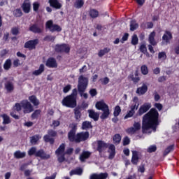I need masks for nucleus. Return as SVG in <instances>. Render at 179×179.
Returning a JSON list of instances; mask_svg holds the SVG:
<instances>
[{
	"instance_id": "11",
	"label": "nucleus",
	"mask_w": 179,
	"mask_h": 179,
	"mask_svg": "<svg viewBox=\"0 0 179 179\" xmlns=\"http://www.w3.org/2000/svg\"><path fill=\"white\" fill-rule=\"evenodd\" d=\"M13 108L15 111L10 112V117H13V118H14L15 120H19V118L20 117H19V115H16L15 111H17V113H20V111H22V103H15Z\"/></svg>"
},
{
	"instance_id": "55",
	"label": "nucleus",
	"mask_w": 179,
	"mask_h": 179,
	"mask_svg": "<svg viewBox=\"0 0 179 179\" xmlns=\"http://www.w3.org/2000/svg\"><path fill=\"white\" fill-rule=\"evenodd\" d=\"M129 79H131L134 83H138L139 80H141V78L139 77H134V73H131L129 76Z\"/></svg>"
},
{
	"instance_id": "47",
	"label": "nucleus",
	"mask_w": 179,
	"mask_h": 179,
	"mask_svg": "<svg viewBox=\"0 0 179 179\" xmlns=\"http://www.w3.org/2000/svg\"><path fill=\"white\" fill-rule=\"evenodd\" d=\"M173 150H174V144H172L169 146H168L165 150L164 151V156H167V155H169V153H170V152H173Z\"/></svg>"
},
{
	"instance_id": "48",
	"label": "nucleus",
	"mask_w": 179,
	"mask_h": 179,
	"mask_svg": "<svg viewBox=\"0 0 179 179\" xmlns=\"http://www.w3.org/2000/svg\"><path fill=\"white\" fill-rule=\"evenodd\" d=\"M83 5H85V1H83V0H76V2L74 3V6L76 9H80Z\"/></svg>"
},
{
	"instance_id": "28",
	"label": "nucleus",
	"mask_w": 179,
	"mask_h": 179,
	"mask_svg": "<svg viewBox=\"0 0 179 179\" xmlns=\"http://www.w3.org/2000/svg\"><path fill=\"white\" fill-rule=\"evenodd\" d=\"M95 106L97 110H101L103 111V110L108 108V105L103 101H98L96 102Z\"/></svg>"
},
{
	"instance_id": "17",
	"label": "nucleus",
	"mask_w": 179,
	"mask_h": 179,
	"mask_svg": "<svg viewBox=\"0 0 179 179\" xmlns=\"http://www.w3.org/2000/svg\"><path fill=\"white\" fill-rule=\"evenodd\" d=\"M107 148H108V145L107 144V143H105L104 141H103L101 140H99L97 141L96 150L99 153H103V150H104V149H107Z\"/></svg>"
},
{
	"instance_id": "60",
	"label": "nucleus",
	"mask_w": 179,
	"mask_h": 179,
	"mask_svg": "<svg viewBox=\"0 0 179 179\" xmlns=\"http://www.w3.org/2000/svg\"><path fill=\"white\" fill-rule=\"evenodd\" d=\"M159 59H166L167 58V55H166L165 52H159L158 53Z\"/></svg>"
},
{
	"instance_id": "34",
	"label": "nucleus",
	"mask_w": 179,
	"mask_h": 179,
	"mask_svg": "<svg viewBox=\"0 0 179 179\" xmlns=\"http://www.w3.org/2000/svg\"><path fill=\"white\" fill-rule=\"evenodd\" d=\"M139 27V24L135 20L130 21V31H135Z\"/></svg>"
},
{
	"instance_id": "8",
	"label": "nucleus",
	"mask_w": 179,
	"mask_h": 179,
	"mask_svg": "<svg viewBox=\"0 0 179 179\" xmlns=\"http://www.w3.org/2000/svg\"><path fill=\"white\" fill-rule=\"evenodd\" d=\"M156 36V32L152 31L148 37V41L150 45H148V50L151 54H155V50L153 49V46L157 45V41L155 40V37Z\"/></svg>"
},
{
	"instance_id": "62",
	"label": "nucleus",
	"mask_w": 179,
	"mask_h": 179,
	"mask_svg": "<svg viewBox=\"0 0 179 179\" xmlns=\"http://www.w3.org/2000/svg\"><path fill=\"white\" fill-rule=\"evenodd\" d=\"M133 128L136 130V131H139V129H141V122H135L134 125H133Z\"/></svg>"
},
{
	"instance_id": "23",
	"label": "nucleus",
	"mask_w": 179,
	"mask_h": 179,
	"mask_svg": "<svg viewBox=\"0 0 179 179\" xmlns=\"http://www.w3.org/2000/svg\"><path fill=\"white\" fill-rule=\"evenodd\" d=\"M21 8H22L24 13H30V10H31V4L30 2L27 3L26 1H24Z\"/></svg>"
},
{
	"instance_id": "5",
	"label": "nucleus",
	"mask_w": 179,
	"mask_h": 179,
	"mask_svg": "<svg viewBox=\"0 0 179 179\" xmlns=\"http://www.w3.org/2000/svg\"><path fill=\"white\" fill-rule=\"evenodd\" d=\"M57 133L53 129H49L48 130V134H45L43 136V141L46 143H50V145H54L55 143V136H57Z\"/></svg>"
},
{
	"instance_id": "49",
	"label": "nucleus",
	"mask_w": 179,
	"mask_h": 179,
	"mask_svg": "<svg viewBox=\"0 0 179 179\" xmlns=\"http://www.w3.org/2000/svg\"><path fill=\"white\" fill-rule=\"evenodd\" d=\"M139 50L141 52H143V54H146V55H149V52H148V48H146V44L143 43L140 45Z\"/></svg>"
},
{
	"instance_id": "54",
	"label": "nucleus",
	"mask_w": 179,
	"mask_h": 179,
	"mask_svg": "<svg viewBox=\"0 0 179 179\" xmlns=\"http://www.w3.org/2000/svg\"><path fill=\"white\" fill-rule=\"evenodd\" d=\"M157 150V147L156 146V145H150L148 147V148L147 149V152L148 153H153V152H156Z\"/></svg>"
},
{
	"instance_id": "40",
	"label": "nucleus",
	"mask_w": 179,
	"mask_h": 179,
	"mask_svg": "<svg viewBox=\"0 0 179 179\" xmlns=\"http://www.w3.org/2000/svg\"><path fill=\"white\" fill-rule=\"evenodd\" d=\"M83 173V169H82V168H78L74 170H71L70 171V176H82V174Z\"/></svg>"
},
{
	"instance_id": "18",
	"label": "nucleus",
	"mask_w": 179,
	"mask_h": 179,
	"mask_svg": "<svg viewBox=\"0 0 179 179\" xmlns=\"http://www.w3.org/2000/svg\"><path fill=\"white\" fill-rule=\"evenodd\" d=\"M108 177V173H101L99 174L93 173L90 176V179H107Z\"/></svg>"
},
{
	"instance_id": "20",
	"label": "nucleus",
	"mask_w": 179,
	"mask_h": 179,
	"mask_svg": "<svg viewBox=\"0 0 179 179\" xmlns=\"http://www.w3.org/2000/svg\"><path fill=\"white\" fill-rule=\"evenodd\" d=\"M108 159H110V160H113V159L115 157V145H114L113 144H110L108 147Z\"/></svg>"
},
{
	"instance_id": "57",
	"label": "nucleus",
	"mask_w": 179,
	"mask_h": 179,
	"mask_svg": "<svg viewBox=\"0 0 179 179\" xmlns=\"http://www.w3.org/2000/svg\"><path fill=\"white\" fill-rule=\"evenodd\" d=\"M33 10L34 12H38V9H40V3L38 1H35L33 3Z\"/></svg>"
},
{
	"instance_id": "35",
	"label": "nucleus",
	"mask_w": 179,
	"mask_h": 179,
	"mask_svg": "<svg viewBox=\"0 0 179 179\" xmlns=\"http://www.w3.org/2000/svg\"><path fill=\"white\" fill-rule=\"evenodd\" d=\"M29 101L34 104V106H37L40 105V101L37 99V96L35 95H31L29 97Z\"/></svg>"
},
{
	"instance_id": "38",
	"label": "nucleus",
	"mask_w": 179,
	"mask_h": 179,
	"mask_svg": "<svg viewBox=\"0 0 179 179\" xmlns=\"http://www.w3.org/2000/svg\"><path fill=\"white\" fill-rule=\"evenodd\" d=\"M40 139H41V136H40V135L38 134L32 136L31 137H30V143H31V145H36L37 142L40 141Z\"/></svg>"
},
{
	"instance_id": "6",
	"label": "nucleus",
	"mask_w": 179,
	"mask_h": 179,
	"mask_svg": "<svg viewBox=\"0 0 179 179\" xmlns=\"http://www.w3.org/2000/svg\"><path fill=\"white\" fill-rule=\"evenodd\" d=\"M55 52L57 54H69L71 52V46L66 43L56 44L55 45Z\"/></svg>"
},
{
	"instance_id": "10",
	"label": "nucleus",
	"mask_w": 179,
	"mask_h": 179,
	"mask_svg": "<svg viewBox=\"0 0 179 179\" xmlns=\"http://www.w3.org/2000/svg\"><path fill=\"white\" fill-rule=\"evenodd\" d=\"M150 108H152V103H145L139 108L137 112V115H143V114H145V113H148Z\"/></svg>"
},
{
	"instance_id": "53",
	"label": "nucleus",
	"mask_w": 179,
	"mask_h": 179,
	"mask_svg": "<svg viewBox=\"0 0 179 179\" xmlns=\"http://www.w3.org/2000/svg\"><path fill=\"white\" fill-rule=\"evenodd\" d=\"M56 37L51 35H47L43 38V41H52V43H54L55 41Z\"/></svg>"
},
{
	"instance_id": "31",
	"label": "nucleus",
	"mask_w": 179,
	"mask_h": 179,
	"mask_svg": "<svg viewBox=\"0 0 179 179\" xmlns=\"http://www.w3.org/2000/svg\"><path fill=\"white\" fill-rule=\"evenodd\" d=\"M74 115L76 121H80L82 117V113L80 112V108L76 107L74 108Z\"/></svg>"
},
{
	"instance_id": "52",
	"label": "nucleus",
	"mask_w": 179,
	"mask_h": 179,
	"mask_svg": "<svg viewBox=\"0 0 179 179\" xmlns=\"http://www.w3.org/2000/svg\"><path fill=\"white\" fill-rule=\"evenodd\" d=\"M141 71L142 75H148V73H149V69H148V66L145 64L141 66Z\"/></svg>"
},
{
	"instance_id": "56",
	"label": "nucleus",
	"mask_w": 179,
	"mask_h": 179,
	"mask_svg": "<svg viewBox=\"0 0 179 179\" xmlns=\"http://www.w3.org/2000/svg\"><path fill=\"white\" fill-rule=\"evenodd\" d=\"M36 153H37V149L36 148V147L31 148L28 151L29 156L34 155L36 157Z\"/></svg>"
},
{
	"instance_id": "4",
	"label": "nucleus",
	"mask_w": 179,
	"mask_h": 179,
	"mask_svg": "<svg viewBox=\"0 0 179 179\" xmlns=\"http://www.w3.org/2000/svg\"><path fill=\"white\" fill-rule=\"evenodd\" d=\"M90 136V134H89V131H81L79 133H77L76 136L70 140L69 142H75V143H80V142H86L87 139H89V137Z\"/></svg>"
},
{
	"instance_id": "27",
	"label": "nucleus",
	"mask_w": 179,
	"mask_h": 179,
	"mask_svg": "<svg viewBox=\"0 0 179 179\" xmlns=\"http://www.w3.org/2000/svg\"><path fill=\"white\" fill-rule=\"evenodd\" d=\"M89 117L94 120V121H99V113H96L93 110H88Z\"/></svg>"
},
{
	"instance_id": "9",
	"label": "nucleus",
	"mask_w": 179,
	"mask_h": 179,
	"mask_svg": "<svg viewBox=\"0 0 179 179\" xmlns=\"http://www.w3.org/2000/svg\"><path fill=\"white\" fill-rule=\"evenodd\" d=\"M46 29H49V30L52 32L54 33V31H62V28H61V27L57 24H54V22H52V20H48L46 22Z\"/></svg>"
},
{
	"instance_id": "32",
	"label": "nucleus",
	"mask_w": 179,
	"mask_h": 179,
	"mask_svg": "<svg viewBox=\"0 0 179 179\" xmlns=\"http://www.w3.org/2000/svg\"><path fill=\"white\" fill-rule=\"evenodd\" d=\"M148 92V85L143 84L142 87L137 88L136 93L137 94H145Z\"/></svg>"
},
{
	"instance_id": "37",
	"label": "nucleus",
	"mask_w": 179,
	"mask_h": 179,
	"mask_svg": "<svg viewBox=\"0 0 179 179\" xmlns=\"http://www.w3.org/2000/svg\"><path fill=\"white\" fill-rule=\"evenodd\" d=\"M14 157L15 159H23L24 157H26V152H22L20 150H17L14 152Z\"/></svg>"
},
{
	"instance_id": "12",
	"label": "nucleus",
	"mask_w": 179,
	"mask_h": 179,
	"mask_svg": "<svg viewBox=\"0 0 179 179\" xmlns=\"http://www.w3.org/2000/svg\"><path fill=\"white\" fill-rule=\"evenodd\" d=\"M69 128H71L68 133V139L70 141L76 135V131H78V124L76 123L70 124Z\"/></svg>"
},
{
	"instance_id": "43",
	"label": "nucleus",
	"mask_w": 179,
	"mask_h": 179,
	"mask_svg": "<svg viewBox=\"0 0 179 179\" xmlns=\"http://www.w3.org/2000/svg\"><path fill=\"white\" fill-rule=\"evenodd\" d=\"M1 117L3 118V125H7L8 124H10V122H12L10 117L6 114L1 115Z\"/></svg>"
},
{
	"instance_id": "25",
	"label": "nucleus",
	"mask_w": 179,
	"mask_h": 179,
	"mask_svg": "<svg viewBox=\"0 0 179 179\" xmlns=\"http://www.w3.org/2000/svg\"><path fill=\"white\" fill-rule=\"evenodd\" d=\"M45 70V66L43 64H41L39 66V69L38 70H35L32 72V75H34V76H39V75H41L43 72Z\"/></svg>"
},
{
	"instance_id": "13",
	"label": "nucleus",
	"mask_w": 179,
	"mask_h": 179,
	"mask_svg": "<svg viewBox=\"0 0 179 179\" xmlns=\"http://www.w3.org/2000/svg\"><path fill=\"white\" fill-rule=\"evenodd\" d=\"M37 44H38V39L29 40L24 43V47L29 48V50H36Z\"/></svg>"
},
{
	"instance_id": "29",
	"label": "nucleus",
	"mask_w": 179,
	"mask_h": 179,
	"mask_svg": "<svg viewBox=\"0 0 179 179\" xmlns=\"http://www.w3.org/2000/svg\"><path fill=\"white\" fill-rule=\"evenodd\" d=\"M92 153L89 151H83L80 156V162H85L86 159H89Z\"/></svg>"
},
{
	"instance_id": "15",
	"label": "nucleus",
	"mask_w": 179,
	"mask_h": 179,
	"mask_svg": "<svg viewBox=\"0 0 179 179\" xmlns=\"http://www.w3.org/2000/svg\"><path fill=\"white\" fill-rule=\"evenodd\" d=\"M139 107V104H132L130 107V110H129L127 115L124 116V120H127V118H131L134 117V114H135V110H138Z\"/></svg>"
},
{
	"instance_id": "21",
	"label": "nucleus",
	"mask_w": 179,
	"mask_h": 179,
	"mask_svg": "<svg viewBox=\"0 0 179 179\" xmlns=\"http://www.w3.org/2000/svg\"><path fill=\"white\" fill-rule=\"evenodd\" d=\"M50 6L55 9H61L62 4L58 0H49Z\"/></svg>"
},
{
	"instance_id": "36",
	"label": "nucleus",
	"mask_w": 179,
	"mask_h": 179,
	"mask_svg": "<svg viewBox=\"0 0 179 179\" xmlns=\"http://www.w3.org/2000/svg\"><path fill=\"white\" fill-rule=\"evenodd\" d=\"M110 51H111V49H110V48H104L102 50H100L98 52V56L101 58L103 57H104V55H106V54H108V52H110Z\"/></svg>"
},
{
	"instance_id": "19",
	"label": "nucleus",
	"mask_w": 179,
	"mask_h": 179,
	"mask_svg": "<svg viewBox=\"0 0 179 179\" xmlns=\"http://www.w3.org/2000/svg\"><path fill=\"white\" fill-rule=\"evenodd\" d=\"M162 40L168 44V43H170V40H173V34L170 31H165L162 36Z\"/></svg>"
},
{
	"instance_id": "63",
	"label": "nucleus",
	"mask_w": 179,
	"mask_h": 179,
	"mask_svg": "<svg viewBox=\"0 0 179 179\" xmlns=\"http://www.w3.org/2000/svg\"><path fill=\"white\" fill-rule=\"evenodd\" d=\"M137 131V130H136L134 127H130L129 129H127V134H130L131 135H134V134H136Z\"/></svg>"
},
{
	"instance_id": "44",
	"label": "nucleus",
	"mask_w": 179,
	"mask_h": 179,
	"mask_svg": "<svg viewBox=\"0 0 179 179\" xmlns=\"http://www.w3.org/2000/svg\"><path fill=\"white\" fill-rule=\"evenodd\" d=\"M13 15L15 17H22L23 16V12L22 8H16L13 11Z\"/></svg>"
},
{
	"instance_id": "30",
	"label": "nucleus",
	"mask_w": 179,
	"mask_h": 179,
	"mask_svg": "<svg viewBox=\"0 0 179 179\" xmlns=\"http://www.w3.org/2000/svg\"><path fill=\"white\" fill-rule=\"evenodd\" d=\"M88 15L92 19H96L99 17V11L94 8H91L88 12Z\"/></svg>"
},
{
	"instance_id": "51",
	"label": "nucleus",
	"mask_w": 179,
	"mask_h": 179,
	"mask_svg": "<svg viewBox=\"0 0 179 179\" xmlns=\"http://www.w3.org/2000/svg\"><path fill=\"white\" fill-rule=\"evenodd\" d=\"M139 43V38H138V35L134 34L131 38V44L132 45H136Z\"/></svg>"
},
{
	"instance_id": "7",
	"label": "nucleus",
	"mask_w": 179,
	"mask_h": 179,
	"mask_svg": "<svg viewBox=\"0 0 179 179\" xmlns=\"http://www.w3.org/2000/svg\"><path fill=\"white\" fill-rule=\"evenodd\" d=\"M20 104L23 108V113L24 114H30V113L34 111V107L27 99L21 101Z\"/></svg>"
},
{
	"instance_id": "1",
	"label": "nucleus",
	"mask_w": 179,
	"mask_h": 179,
	"mask_svg": "<svg viewBox=\"0 0 179 179\" xmlns=\"http://www.w3.org/2000/svg\"><path fill=\"white\" fill-rule=\"evenodd\" d=\"M160 122H162V121L159 120V112L157 109H156V108H152L149 112L143 117V134H145V132L149 131V129L156 131V128L160 124Z\"/></svg>"
},
{
	"instance_id": "2",
	"label": "nucleus",
	"mask_w": 179,
	"mask_h": 179,
	"mask_svg": "<svg viewBox=\"0 0 179 179\" xmlns=\"http://www.w3.org/2000/svg\"><path fill=\"white\" fill-rule=\"evenodd\" d=\"M78 89L74 88L70 95L65 96L62 101V104L68 108H75L78 106Z\"/></svg>"
},
{
	"instance_id": "42",
	"label": "nucleus",
	"mask_w": 179,
	"mask_h": 179,
	"mask_svg": "<svg viewBox=\"0 0 179 179\" xmlns=\"http://www.w3.org/2000/svg\"><path fill=\"white\" fill-rule=\"evenodd\" d=\"M93 125H92V122L85 121L82 124V129H92Z\"/></svg>"
},
{
	"instance_id": "26",
	"label": "nucleus",
	"mask_w": 179,
	"mask_h": 179,
	"mask_svg": "<svg viewBox=\"0 0 179 179\" xmlns=\"http://www.w3.org/2000/svg\"><path fill=\"white\" fill-rule=\"evenodd\" d=\"M55 155L59 156L61 155H65V143H62L55 151Z\"/></svg>"
},
{
	"instance_id": "59",
	"label": "nucleus",
	"mask_w": 179,
	"mask_h": 179,
	"mask_svg": "<svg viewBox=\"0 0 179 179\" xmlns=\"http://www.w3.org/2000/svg\"><path fill=\"white\" fill-rule=\"evenodd\" d=\"M11 33L13 36H17V34H20L19 27H14L11 28Z\"/></svg>"
},
{
	"instance_id": "41",
	"label": "nucleus",
	"mask_w": 179,
	"mask_h": 179,
	"mask_svg": "<svg viewBox=\"0 0 179 179\" xmlns=\"http://www.w3.org/2000/svg\"><path fill=\"white\" fill-rule=\"evenodd\" d=\"M12 67V60L10 59H7L3 64V69L5 71H9Z\"/></svg>"
},
{
	"instance_id": "39",
	"label": "nucleus",
	"mask_w": 179,
	"mask_h": 179,
	"mask_svg": "<svg viewBox=\"0 0 179 179\" xmlns=\"http://www.w3.org/2000/svg\"><path fill=\"white\" fill-rule=\"evenodd\" d=\"M121 134H116L113 136V143H115V145H120V143H121Z\"/></svg>"
},
{
	"instance_id": "16",
	"label": "nucleus",
	"mask_w": 179,
	"mask_h": 179,
	"mask_svg": "<svg viewBox=\"0 0 179 179\" xmlns=\"http://www.w3.org/2000/svg\"><path fill=\"white\" fill-rule=\"evenodd\" d=\"M45 66L48 68H58V64L54 57H49L46 61Z\"/></svg>"
},
{
	"instance_id": "33",
	"label": "nucleus",
	"mask_w": 179,
	"mask_h": 179,
	"mask_svg": "<svg viewBox=\"0 0 179 179\" xmlns=\"http://www.w3.org/2000/svg\"><path fill=\"white\" fill-rule=\"evenodd\" d=\"M5 89L7 90L8 93H12V92L15 90L13 83H12L10 81H8L5 84Z\"/></svg>"
},
{
	"instance_id": "3",
	"label": "nucleus",
	"mask_w": 179,
	"mask_h": 179,
	"mask_svg": "<svg viewBox=\"0 0 179 179\" xmlns=\"http://www.w3.org/2000/svg\"><path fill=\"white\" fill-rule=\"evenodd\" d=\"M87 86H89V79L83 76H80L78 78V84L77 85V92H78L80 97H84L85 100L89 97L87 93H85L86 89H87Z\"/></svg>"
},
{
	"instance_id": "50",
	"label": "nucleus",
	"mask_w": 179,
	"mask_h": 179,
	"mask_svg": "<svg viewBox=\"0 0 179 179\" xmlns=\"http://www.w3.org/2000/svg\"><path fill=\"white\" fill-rule=\"evenodd\" d=\"M120 114H121V106L117 105L114 108L113 115L114 117H118Z\"/></svg>"
},
{
	"instance_id": "24",
	"label": "nucleus",
	"mask_w": 179,
	"mask_h": 179,
	"mask_svg": "<svg viewBox=\"0 0 179 179\" xmlns=\"http://www.w3.org/2000/svg\"><path fill=\"white\" fill-rule=\"evenodd\" d=\"M29 31H32V33H42L43 29L38 27V24H34L29 27Z\"/></svg>"
},
{
	"instance_id": "46",
	"label": "nucleus",
	"mask_w": 179,
	"mask_h": 179,
	"mask_svg": "<svg viewBox=\"0 0 179 179\" xmlns=\"http://www.w3.org/2000/svg\"><path fill=\"white\" fill-rule=\"evenodd\" d=\"M41 114V110L37 109L34 111V113L31 115V117L32 120H37V118L40 117Z\"/></svg>"
},
{
	"instance_id": "58",
	"label": "nucleus",
	"mask_w": 179,
	"mask_h": 179,
	"mask_svg": "<svg viewBox=\"0 0 179 179\" xmlns=\"http://www.w3.org/2000/svg\"><path fill=\"white\" fill-rule=\"evenodd\" d=\"M131 143V139L127 136H124L123 138V146H128Z\"/></svg>"
},
{
	"instance_id": "64",
	"label": "nucleus",
	"mask_w": 179,
	"mask_h": 179,
	"mask_svg": "<svg viewBox=\"0 0 179 179\" xmlns=\"http://www.w3.org/2000/svg\"><path fill=\"white\" fill-rule=\"evenodd\" d=\"M71 89H72V85L69 84L63 88V92L68 93Z\"/></svg>"
},
{
	"instance_id": "22",
	"label": "nucleus",
	"mask_w": 179,
	"mask_h": 179,
	"mask_svg": "<svg viewBox=\"0 0 179 179\" xmlns=\"http://www.w3.org/2000/svg\"><path fill=\"white\" fill-rule=\"evenodd\" d=\"M131 163L135 166L139 163V155L136 150L132 151Z\"/></svg>"
},
{
	"instance_id": "14",
	"label": "nucleus",
	"mask_w": 179,
	"mask_h": 179,
	"mask_svg": "<svg viewBox=\"0 0 179 179\" xmlns=\"http://www.w3.org/2000/svg\"><path fill=\"white\" fill-rule=\"evenodd\" d=\"M36 157H40V159H41L42 160H48V159L51 157V155L45 153V152H44V150L41 149L36 151Z\"/></svg>"
},
{
	"instance_id": "45",
	"label": "nucleus",
	"mask_w": 179,
	"mask_h": 179,
	"mask_svg": "<svg viewBox=\"0 0 179 179\" xmlns=\"http://www.w3.org/2000/svg\"><path fill=\"white\" fill-rule=\"evenodd\" d=\"M102 111L103 112L101 115V120H106V118H108V116L110 115V109L108 107L106 109H103Z\"/></svg>"
},
{
	"instance_id": "61",
	"label": "nucleus",
	"mask_w": 179,
	"mask_h": 179,
	"mask_svg": "<svg viewBox=\"0 0 179 179\" xmlns=\"http://www.w3.org/2000/svg\"><path fill=\"white\" fill-rule=\"evenodd\" d=\"M89 93L91 96V97H94L97 96V90L96 88H92L90 91Z\"/></svg>"
}]
</instances>
